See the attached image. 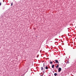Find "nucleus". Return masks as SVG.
Returning a JSON list of instances; mask_svg holds the SVG:
<instances>
[{
  "mask_svg": "<svg viewBox=\"0 0 76 76\" xmlns=\"http://www.w3.org/2000/svg\"><path fill=\"white\" fill-rule=\"evenodd\" d=\"M54 67V65H53L52 66V68H53Z\"/></svg>",
  "mask_w": 76,
  "mask_h": 76,
  "instance_id": "nucleus-3",
  "label": "nucleus"
},
{
  "mask_svg": "<svg viewBox=\"0 0 76 76\" xmlns=\"http://www.w3.org/2000/svg\"><path fill=\"white\" fill-rule=\"evenodd\" d=\"M54 76H57V74L56 73H55L54 74Z\"/></svg>",
  "mask_w": 76,
  "mask_h": 76,
  "instance_id": "nucleus-5",
  "label": "nucleus"
},
{
  "mask_svg": "<svg viewBox=\"0 0 76 76\" xmlns=\"http://www.w3.org/2000/svg\"><path fill=\"white\" fill-rule=\"evenodd\" d=\"M1 2H0V6H1Z\"/></svg>",
  "mask_w": 76,
  "mask_h": 76,
  "instance_id": "nucleus-10",
  "label": "nucleus"
},
{
  "mask_svg": "<svg viewBox=\"0 0 76 76\" xmlns=\"http://www.w3.org/2000/svg\"><path fill=\"white\" fill-rule=\"evenodd\" d=\"M50 64H53V62H52V61L50 62Z\"/></svg>",
  "mask_w": 76,
  "mask_h": 76,
  "instance_id": "nucleus-8",
  "label": "nucleus"
},
{
  "mask_svg": "<svg viewBox=\"0 0 76 76\" xmlns=\"http://www.w3.org/2000/svg\"><path fill=\"white\" fill-rule=\"evenodd\" d=\"M55 61L56 63H58V64H59V62L57 60H55Z\"/></svg>",
  "mask_w": 76,
  "mask_h": 76,
  "instance_id": "nucleus-2",
  "label": "nucleus"
},
{
  "mask_svg": "<svg viewBox=\"0 0 76 76\" xmlns=\"http://www.w3.org/2000/svg\"><path fill=\"white\" fill-rule=\"evenodd\" d=\"M61 71V68H59L58 69V72H60Z\"/></svg>",
  "mask_w": 76,
  "mask_h": 76,
  "instance_id": "nucleus-1",
  "label": "nucleus"
},
{
  "mask_svg": "<svg viewBox=\"0 0 76 76\" xmlns=\"http://www.w3.org/2000/svg\"><path fill=\"white\" fill-rule=\"evenodd\" d=\"M46 69H48V67L47 66H46L45 67Z\"/></svg>",
  "mask_w": 76,
  "mask_h": 76,
  "instance_id": "nucleus-6",
  "label": "nucleus"
},
{
  "mask_svg": "<svg viewBox=\"0 0 76 76\" xmlns=\"http://www.w3.org/2000/svg\"><path fill=\"white\" fill-rule=\"evenodd\" d=\"M41 70H43V67H41Z\"/></svg>",
  "mask_w": 76,
  "mask_h": 76,
  "instance_id": "nucleus-7",
  "label": "nucleus"
},
{
  "mask_svg": "<svg viewBox=\"0 0 76 76\" xmlns=\"http://www.w3.org/2000/svg\"><path fill=\"white\" fill-rule=\"evenodd\" d=\"M54 63H55V62H54Z\"/></svg>",
  "mask_w": 76,
  "mask_h": 76,
  "instance_id": "nucleus-12",
  "label": "nucleus"
},
{
  "mask_svg": "<svg viewBox=\"0 0 76 76\" xmlns=\"http://www.w3.org/2000/svg\"><path fill=\"white\" fill-rule=\"evenodd\" d=\"M67 63H68V64L69 63V61L67 62Z\"/></svg>",
  "mask_w": 76,
  "mask_h": 76,
  "instance_id": "nucleus-9",
  "label": "nucleus"
},
{
  "mask_svg": "<svg viewBox=\"0 0 76 76\" xmlns=\"http://www.w3.org/2000/svg\"><path fill=\"white\" fill-rule=\"evenodd\" d=\"M12 5H13V4L12 3V4H11V6H12Z\"/></svg>",
  "mask_w": 76,
  "mask_h": 76,
  "instance_id": "nucleus-11",
  "label": "nucleus"
},
{
  "mask_svg": "<svg viewBox=\"0 0 76 76\" xmlns=\"http://www.w3.org/2000/svg\"><path fill=\"white\" fill-rule=\"evenodd\" d=\"M59 67V65H58L56 67V68H58Z\"/></svg>",
  "mask_w": 76,
  "mask_h": 76,
  "instance_id": "nucleus-4",
  "label": "nucleus"
}]
</instances>
